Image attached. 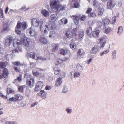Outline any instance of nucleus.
Here are the masks:
<instances>
[{
    "label": "nucleus",
    "mask_w": 124,
    "mask_h": 124,
    "mask_svg": "<svg viewBox=\"0 0 124 124\" xmlns=\"http://www.w3.org/2000/svg\"><path fill=\"white\" fill-rule=\"evenodd\" d=\"M22 75L21 74H20L17 77L16 79L15 80L13 81V83L16 85L17 83V82H20L22 80Z\"/></svg>",
    "instance_id": "14"
},
{
    "label": "nucleus",
    "mask_w": 124,
    "mask_h": 124,
    "mask_svg": "<svg viewBox=\"0 0 124 124\" xmlns=\"http://www.w3.org/2000/svg\"><path fill=\"white\" fill-rule=\"evenodd\" d=\"M97 42L98 43H103V42H105V43H106V41L105 40L104 37H100L99 39Z\"/></svg>",
    "instance_id": "30"
},
{
    "label": "nucleus",
    "mask_w": 124,
    "mask_h": 124,
    "mask_svg": "<svg viewBox=\"0 0 124 124\" xmlns=\"http://www.w3.org/2000/svg\"><path fill=\"white\" fill-rule=\"evenodd\" d=\"M78 28L76 27L75 28H74L73 30V37H75L78 33Z\"/></svg>",
    "instance_id": "36"
},
{
    "label": "nucleus",
    "mask_w": 124,
    "mask_h": 124,
    "mask_svg": "<svg viewBox=\"0 0 124 124\" xmlns=\"http://www.w3.org/2000/svg\"><path fill=\"white\" fill-rule=\"evenodd\" d=\"M13 68L15 71L16 72H19L21 71L20 68L18 67H14Z\"/></svg>",
    "instance_id": "58"
},
{
    "label": "nucleus",
    "mask_w": 124,
    "mask_h": 124,
    "mask_svg": "<svg viewBox=\"0 0 124 124\" xmlns=\"http://www.w3.org/2000/svg\"><path fill=\"white\" fill-rule=\"evenodd\" d=\"M59 52V53L63 55H65L68 53V51L67 49H61L60 50Z\"/></svg>",
    "instance_id": "16"
},
{
    "label": "nucleus",
    "mask_w": 124,
    "mask_h": 124,
    "mask_svg": "<svg viewBox=\"0 0 124 124\" xmlns=\"http://www.w3.org/2000/svg\"><path fill=\"white\" fill-rule=\"evenodd\" d=\"M39 95H40L41 97L43 99L45 98L46 97L47 93L45 92L44 90H41L39 93H38Z\"/></svg>",
    "instance_id": "17"
},
{
    "label": "nucleus",
    "mask_w": 124,
    "mask_h": 124,
    "mask_svg": "<svg viewBox=\"0 0 124 124\" xmlns=\"http://www.w3.org/2000/svg\"><path fill=\"white\" fill-rule=\"evenodd\" d=\"M116 5L115 2L112 0H109L107 2V8L108 9H112Z\"/></svg>",
    "instance_id": "7"
},
{
    "label": "nucleus",
    "mask_w": 124,
    "mask_h": 124,
    "mask_svg": "<svg viewBox=\"0 0 124 124\" xmlns=\"http://www.w3.org/2000/svg\"><path fill=\"white\" fill-rule=\"evenodd\" d=\"M16 101H20L23 99V96L20 94H16L15 95Z\"/></svg>",
    "instance_id": "23"
},
{
    "label": "nucleus",
    "mask_w": 124,
    "mask_h": 124,
    "mask_svg": "<svg viewBox=\"0 0 124 124\" xmlns=\"http://www.w3.org/2000/svg\"><path fill=\"white\" fill-rule=\"evenodd\" d=\"M84 35V32L83 31L80 32L79 33V38L80 39V40H82L83 37Z\"/></svg>",
    "instance_id": "45"
},
{
    "label": "nucleus",
    "mask_w": 124,
    "mask_h": 124,
    "mask_svg": "<svg viewBox=\"0 0 124 124\" xmlns=\"http://www.w3.org/2000/svg\"><path fill=\"white\" fill-rule=\"evenodd\" d=\"M59 45L58 44H54V46H53L52 49V51L53 52H55L58 49Z\"/></svg>",
    "instance_id": "26"
},
{
    "label": "nucleus",
    "mask_w": 124,
    "mask_h": 124,
    "mask_svg": "<svg viewBox=\"0 0 124 124\" xmlns=\"http://www.w3.org/2000/svg\"><path fill=\"white\" fill-rule=\"evenodd\" d=\"M31 36H33L35 35L36 32L34 29L30 28L28 31Z\"/></svg>",
    "instance_id": "21"
},
{
    "label": "nucleus",
    "mask_w": 124,
    "mask_h": 124,
    "mask_svg": "<svg viewBox=\"0 0 124 124\" xmlns=\"http://www.w3.org/2000/svg\"><path fill=\"white\" fill-rule=\"evenodd\" d=\"M86 32L88 35H90L92 32L91 28L90 27L88 28Z\"/></svg>",
    "instance_id": "44"
},
{
    "label": "nucleus",
    "mask_w": 124,
    "mask_h": 124,
    "mask_svg": "<svg viewBox=\"0 0 124 124\" xmlns=\"http://www.w3.org/2000/svg\"><path fill=\"white\" fill-rule=\"evenodd\" d=\"M85 54V52L82 49H79L78 52V55L79 56H82Z\"/></svg>",
    "instance_id": "37"
},
{
    "label": "nucleus",
    "mask_w": 124,
    "mask_h": 124,
    "mask_svg": "<svg viewBox=\"0 0 124 124\" xmlns=\"http://www.w3.org/2000/svg\"><path fill=\"white\" fill-rule=\"evenodd\" d=\"M13 39V38L11 37L8 36L7 37L5 41V43L6 46H8L10 45Z\"/></svg>",
    "instance_id": "12"
},
{
    "label": "nucleus",
    "mask_w": 124,
    "mask_h": 124,
    "mask_svg": "<svg viewBox=\"0 0 124 124\" xmlns=\"http://www.w3.org/2000/svg\"><path fill=\"white\" fill-rule=\"evenodd\" d=\"M41 13L45 17H47L49 15V12L46 10L44 9L41 11Z\"/></svg>",
    "instance_id": "25"
},
{
    "label": "nucleus",
    "mask_w": 124,
    "mask_h": 124,
    "mask_svg": "<svg viewBox=\"0 0 124 124\" xmlns=\"http://www.w3.org/2000/svg\"><path fill=\"white\" fill-rule=\"evenodd\" d=\"M96 16V14L95 11H93L89 15V17H95Z\"/></svg>",
    "instance_id": "50"
},
{
    "label": "nucleus",
    "mask_w": 124,
    "mask_h": 124,
    "mask_svg": "<svg viewBox=\"0 0 124 124\" xmlns=\"http://www.w3.org/2000/svg\"><path fill=\"white\" fill-rule=\"evenodd\" d=\"M45 28L43 31L44 34H47L48 32V31L51 29H54L56 27L54 23H52V24H50L48 25L45 24Z\"/></svg>",
    "instance_id": "4"
},
{
    "label": "nucleus",
    "mask_w": 124,
    "mask_h": 124,
    "mask_svg": "<svg viewBox=\"0 0 124 124\" xmlns=\"http://www.w3.org/2000/svg\"><path fill=\"white\" fill-rule=\"evenodd\" d=\"M68 89L67 86H64L63 88V90L62 91V92L63 93H66L68 91Z\"/></svg>",
    "instance_id": "51"
},
{
    "label": "nucleus",
    "mask_w": 124,
    "mask_h": 124,
    "mask_svg": "<svg viewBox=\"0 0 124 124\" xmlns=\"http://www.w3.org/2000/svg\"><path fill=\"white\" fill-rule=\"evenodd\" d=\"M8 101H9L10 102H16V98L15 97H12L11 98H10L9 99H7Z\"/></svg>",
    "instance_id": "42"
},
{
    "label": "nucleus",
    "mask_w": 124,
    "mask_h": 124,
    "mask_svg": "<svg viewBox=\"0 0 124 124\" xmlns=\"http://www.w3.org/2000/svg\"><path fill=\"white\" fill-rule=\"evenodd\" d=\"M38 59L37 60H41L44 61L46 60V59L45 58H43L41 56H39V55L38 56Z\"/></svg>",
    "instance_id": "63"
},
{
    "label": "nucleus",
    "mask_w": 124,
    "mask_h": 124,
    "mask_svg": "<svg viewBox=\"0 0 124 124\" xmlns=\"http://www.w3.org/2000/svg\"><path fill=\"white\" fill-rule=\"evenodd\" d=\"M1 56L2 57L1 58L3 60H4L6 59L7 60L8 59V54H2Z\"/></svg>",
    "instance_id": "32"
},
{
    "label": "nucleus",
    "mask_w": 124,
    "mask_h": 124,
    "mask_svg": "<svg viewBox=\"0 0 124 124\" xmlns=\"http://www.w3.org/2000/svg\"><path fill=\"white\" fill-rule=\"evenodd\" d=\"M3 73L5 76H8V75L9 73L8 70L6 68L4 69L3 70Z\"/></svg>",
    "instance_id": "48"
},
{
    "label": "nucleus",
    "mask_w": 124,
    "mask_h": 124,
    "mask_svg": "<svg viewBox=\"0 0 124 124\" xmlns=\"http://www.w3.org/2000/svg\"><path fill=\"white\" fill-rule=\"evenodd\" d=\"M24 89V86H20L18 88L19 91L21 92H22L23 91Z\"/></svg>",
    "instance_id": "54"
},
{
    "label": "nucleus",
    "mask_w": 124,
    "mask_h": 124,
    "mask_svg": "<svg viewBox=\"0 0 124 124\" xmlns=\"http://www.w3.org/2000/svg\"><path fill=\"white\" fill-rule=\"evenodd\" d=\"M103 9L102 8H99L98 10V15L101 16L103 14Z\"/></svg>",
    "instance_id": "39"
},
{
    "label": "nucleus",
    "mask_w": 124,
    "mask_h": 124,
    "mask_svg": "<svg viewBox=\"0 0 124 124\" xmlns=\"http://www.w3.org/2000/svg\"><path fill=\"white\" fill-rule=\"evenodd\" d=\"M97 27L98 28H100L103 25V23L100 21H98L97 22Z\"/></svg>",
    "instance_id": "46"
},
{
    "label": "nucleus",
    "mask_w": 124,
    "mask_h": 124,
    "mask_svg": "<svg viewBox=\"0 0 124 124\" xmlns=\"http://www.w3.org/2000/svg\"><path fill=\"white\" fill-rule=\"evenodd\" d=\"M7 77L3 73H1L0 74V78H4Z\"/></svg>",
    "instance_id": "59"
},
{
    "label": "nucleus",
    "mask_w": 124,
    "mask_h": 124,
    "mask_svg": "<svg viewBox=\"0 0 124 124\" xmlns=\"http://www.w3.org/2000/svg\"><path fill=\"white\" fill-rule=\"evenodd\" d=\"M77 70L79 71H82L83 69L82 66L79 64H78L76 66Z\"/></svg>",
    "instance_id": "43"
},
{
    "label": "nucleus",
    "mask_w": 124,
    "mask_h": 124,
    "mask_svg": "<svg viewBox=\"0 0 124 124\" xmlns=\"http://www.w3.org/2000/svg\"><path fill=\"white\" fill-rule=\"evenodd\" d=\"M54 73L56 74H57L60 71V69L57 67H55L54 69Z\"/></svg>",
    "instance_id": "41"
},
{
    "label": "nucleus",
    "mask_w": 124,
    "mask_h": 124,
    "mask_svg": "<svg viewBox=\"0 0 124 124\" xmlns=\"http://www.w3.org/2000/svg\"><path fill=\"white\" fill-rule=\"evenodd\" d=\"M12 64L14 66H21L22 64H21L20 62L19 61H17L16 62H12Z\"/></svg>",
    "instance_id": "47"
},
{
    "label": "nucleus",
    "mask_w": 124,
    "mask_h": 124,
    "mask_svg": "<svg viewBox=\"0 0 124 124\" xmlns=\"http://www.w3.org/2000/svg\"><path fill=\"white\" fill-rule=\"evenodd\" d=\"M63 21H64V24H66L68 22L67 18H64L60 20L59 22V24L60 25L63 24Z\"/></svg>",
    "instance_id": "24"
},
{
    "label": "nucleus",
    "mask_w": 124,
    "mask_h": 124,
    "mask_svg": "<svg viewBox=\"0 0 124 124\" xmlns=\"http://www.w3.org/2000/svg\"><path fill=\"white\" fill-rule=\"evenodd\" d=\"M32 72L33 75L34 76H36L39 74V73L38 72L35 71L34 70H32Z\"/></svg>",
    "instance_id": "55"
},
{
    "label": "nucleus",
    "mask_w": 124,
    "mask_h": 124,
    "mask_svg": "<svg viewBox=\"0 0 124 124\" xmlns=\"http://www.w3.org/2000/svg\"><path fill=\"white\" fill-rule=\"evenodd\" d=\"M21 41L20 44L24 45L25 46H28L29 45L28 41L27 40V38L25 36L24 33H22L20 34Z\"/></svg>",
    "instance_id": "6"
},
{
    "label": "nucleus",
    "mask_w": 124,
    "mask_h": 124,
    "mask_svg": "<svg viewBox=\"0 0 124 124\" xmlns=\"http://www.w3.org/2000/svg\"><path fill=\"white\" fill-rule=\"evenodd\" d=\"M70 46L71 49L72 50L75 49L76 47V45L74 42L71 43L70 45Z\"/></svg>",
    "instance_id": "35"
},
{
    "label": "nucleus",
    "mask_w": 124,
    "mask_h": 124,
    "mask_svg": "<svg viewBox=\"0 0 124 124\" xmlns=\"http://www.w3.org/2000/svg\"><path fill=\"white\" fill-rule=\"evenodd\" d=\"M29 64L30 66V67L31 69H32L35 67L36 66V64L34 63L29 62Z\"/></svg>",
    "instance_id": "52"
},
{
    "label": "nucleus",
    "mask_w": 124,
    "mask_h": 124,
    "mask_svg": "<svg viewBox=\"0 0 124 124\" xmlns=\"http://www.w3.org/2000/svg\"><path fill=\"white\" fill-rule=\"evenodd\" d=\"M57 37L58 34L56 33L54 31H52L50 32V35L49 36L50 38H53Z\"/></svg>",
    "instance_id": "22"
},
{
    "label": "nucleus",
    "mask_w": 124,
    "mask_h": 124,
    "mask_svg": "<svg viewBox=\"0 0 124 124\" xmlns=\"http://www.w3.org/2000/svg\"><path fill=\"white\" fill-rule=\"evenodd\" d=\"M8 64L6 62H0V68L3 69L6 67Z\"/></svg>",
    "instance_id": "29"
},
{
    "label": "nucleus",
    "mask_w": 124,
    "mask_h": 124,
    "mask_svg": "<svg viewBox=\"0 0 124 124\" xmlns=\"http://www.w3.org/2000/svg\"><path fill=\"white\" fill-rule=\"evenodd\" d=\"M116 17H112V19L111 20L110 22V23L112 24H114L115 22L116 21Z\"/></svg>",
    "instance_id": "53"
},
{
    "label": "nucleus",
    "mask_w": 124,
    "mask_h": 124,
    "mask_svg": "<svg viewBox=\"0 0 124 124\" xmlns=\"http://www.w3.org/2000/svg\"><path fill=\"white\" fill-rule=\"evenodd\" d=\"M57 1H51L50 3V5L51 8L54 9L55 12H58L60 11L64 10L65 8L64 6L59 4Z\"/></svg>",
    "instance_id": "2"
},
{
    "label": "nucleus",
    "mask_w": 124,
    "mask_h": 124,
    "mask_svg": "<svg viewBox=\"0 0 124 124\" xmlns=\"http://www.w3.org/2000/svg\"><path fill=\"white\" fill-rule=\"evenodd\" d=\"M62 82V79L60 77L59 78L57 79L56 82L55 84V85L56 87H58L61 84Z\"/></svg>",
    "instance_id": "20"
},
{
    "label": "nucleus",
    "mask_w": 124,
    "mask_h": 124,
    "mask_svg": "<svg viewBox=\"0 0 124 124\" xmlns=\"http://www.w3.org/2000/svg\"><path fill=\"white\" fill-rule=\"evenodd\" d=\"M22 26V28L23 30H25L27 28L26 23L25 22H23L21 23L18 22L17 25L15 28V32L17 34H21V31L19 29Z\"/></svg>",
    "instance_id": "3"
},
{
    "label": "nucleus",
    "mask_w": 124,
    "mask_h": 124,
    "mask_svg": "<svg viewBox=\"0 0 124 124\" xmlns=\"http://www.w3.org/2000/svg\"><path fill=\"white\" fill-rule=\"evenodd\" d=\"M9 30L8 26V23H6L4 24L2 30L7 31Z\"/></svg>",
    "instance_id": "34"
},
{
    "label": "nucleus",
    "mask_w": 124,
    "mask_h": 124,
    "mask_svg": "<svg viewBox=\"0 0 124 124\" xmlns=\"http://www.w3.org/2000/svg\"><path fill=\"white\" fill-rule=\"evenodd\" d=\"M34 83V79L33 77L30 75H28L27 78L26 85L31 88L33 87Z\"/></svg>",
    "instance_id": "5"
},
{
    "label": "nucleus",
    "mask_w": 124,
    "mask_h": 124,
    "mask_svg": "<svg viewBox=\"0 0 124 124\" xmlns=\"http://www.w3.org/2000/svg\"><path fill=\"white\" fill-rule=\"evenodd\" d=\"M66 36L69 38L70 39L73 36V34L72 32L69 30H67L65 34Z\"/></svg>",
    "instance_id": "15"
},
{
    "label": "nucleus",
    "mask_w": 124,
    "mask_h": 124,
    "mask_svg": "<svg viewBox=\"0 0 124 124\" xmlns=\"http://www.w3.org/2000/svg\"><path fill=\"white\" fill-rule=\"evenodd\" d=\"M32 24L35 27H39L40 31L43 32L45 26V23L42 21H39V19L33 18L31 21Z\"/></svg>",
    "instance_id": "1"
},
{
    "label": "nucleus",
    "mask_w": 124,
    "mask_h": 124,
    "mask_svg": "<svg viewBox=\"0 0 124 124\" xmlns=\"http://www.w3.org/2000/svg\"><path fill=\"white\" fill-rule=\"evenodd\" d=\"M20 44V42L17 39H15L13 40V45L15 47H17Z\"/></svg>",
    "instance_id": "18"
},
{
    "label": "nucleus",
    "mask_w": 124,
    "mask_h": 124,
    "mask_svg": "<svg viewBox=\"0 0 124 124\" xmlns=\"http://www.w3.org/2000/svg\"><path fill=\"white\" fill-rule=\"evenodd\" d=\"M75 2L74 3V7L75 8H78L79 6V4L78 3L77 1L74 2Z\"/></svg>",
    "instance_id": "60"
},
{
    "label": "nucleus",
    "mask_w": 124,
    "mask_h": 124,
    "mask_svg": "<svg viewBox=\"0 0 124 124\" xmlns=\"http://www.w3.org/2000/svg\"><path fill=\"white\" fill-rule=\"evenodd\" d=\"M105 42L100 43V46H99V48L100 49H103L105 45Z\"/></svg>",
    "instance_id": "56"
},
{
    "label": "nucleus",
    "mask_w": 124,
    "mask_h": 124,
    "mask_svg": "<svg viewBox=\"0 0 124 124\" xmlns=\"http://www.w3.org/2000/svg\"><path fill=\"white\" fill-rule=\"evenodd\" d=\"M109 51V50L108 49L105 50L102 52L100 53V55L101 56H102L104 54H105L108 53Z\"/></svg>",
    "instance_id": "49"
},
{
    "label": "nucleus",
    "mask_w": 124,
    "mask_h": 124,
    "mask_svg": "<svg viewBox=\"0 0 124 124\" xmlns=\"http://www.w3.org/2000/svg\"><path fill=\"white\" fill-rule=\"evenodd\" d=\"M103 28L105 30V32L106 33L110 32L111 30L110 27H107V26H104Z\"/></svg>",
    "instance_id": "33"
},
{
    "label": "nucleus",
    "mask_w": 124,
    "mask_h": 124,
    "mask_svg": "<svg viewBox=\"0 0 124 124\" xmlns=\"http://www.w3.org/2000/svg\"><path fill=\"white\" fill-rule=\"evenodd\" d=\"M3 10L2 9H0V12L1 14L0 17L1 18H3L4 17V15L3 14Z\"/></svg>",
    "instance_id": "61"
},
{
    "label": "nucleus",
    "mask_w": 124,
    "mask_h": 124,
    "mask_svg": "<svg viewBox=\"0 0 124 124\" xmlns=\"http://www.w3.org/2000/svg\"><path fill=\"white\" fill-rule=\"evenodd\" d=\"M22 51V50L21 48H17L15 50V52H21Z\"/></svg>",
    "instance_id": "64"
},
{
    "label": "nucleus",
    "mask_w": 124,
    "mask_h": 124,
    "mask_svg": "<svg viewBox=\"0 0 124 124\" xmlns=\"http://www.w3.org/2000/svg\"><path fill=\"white\" fill-rule=\"evenodd\" d=\"M39 40L41 43L44 44H46L47 42L46 38L44 37H40L39 38Z\"/></svg>",
    "instance_id": "13"
},
{
    "label": "nucleus",
    "mask_w": 124,
    "mask_h": 124,
    "mask_svg": "<svg viewBox=\"0 0 124 124\" xmlns=\"http://www.w3.org/2000/svg\"><path fill=\"white\" fill-rule=\"evenodd\" d=\"M100 31L99 30H96L93 31L92 33L93 36L95 37H97L99 36Z\"/></svg>",
    "instance_id": "27"
},
{
    "label": "nucleus",
    "mask_w": 124,
    "mask_h": 124,
    "mask_svg": "<svg viewBox=\"0 0 124 124\" xmlns=\"http://www.w3.org/2000/svg\"><path fill=\"white\" fill-rule=\"evenodd\" d=\"M71 18L73 20L75 23L76 25H78L79 23V18L78 16L76 15H74L71 16Z\"/></svg>",
    "instance_id": "11"
},
{
    "label": "nucleus",
    "mask_w": 124,
    "mask_h": 124,
    "mask_svg": "<svg viewBox=\"0 0 124 124\" xmlns=\"http://www.w3.org/2000/svg\"><path fill=\"white\" fill-rule=\"evenodd\" d=\"M80 73L79 72H77L75 73L74 76L75 77H79L80 76Z\"/></svg>",
    "instance_id": "57"
},
{
    "label": "nucleus",
    "mask_w": 124,
    "mask_h": 124,
    "mask_svg": "<svg viewBox=\"0 0 124 124\" xmlns=\"http://www.w3.org/2000/svg\"><path fill=\"white\" fill-rule=\"evenodd\" d=\"M103 25L104 26H106L108 25L109 23L110 22V20L107 18H105L102 20Z\"/></svg>",
    "instance_id": "19"
},
{
    "label": "nucleus",
    "mask_w": 124,
    "mask_h": 124,
    "mask_svg": "<svg viewBox=\"0 0 124 124\" xmlns=\"http://www.w3.org/2000/svg\"><path fill=\"white\" fill-rule=\"evenodd\" d=\"M43 83L42 82L39 81L36 83V86L35 89V90L36 91L39 90L41 89L42 90Z\"/></svg>",
    "instance_id": "8"
},
{
    "label": "nucleus",
    "mask_w": 124,
    "mask_h": 124,
    "mask_svg": "<svg viewBox=\"0 0 124 124\" xmlns=\"http://www.w3.org/2000/svg\"><path fill=\"white\" fill-rule=\"evenodd\" d=\"M7 91L8 94L9 93L14 94L16 93V92L14 90L10 88H7Z\"/></svg>",
    "instance_id": "31"
},
{
    "label": "nucleus",
    "mask_w": 124,
    "mask_h": 124,
    "mask_svg": "<svg viewBox=\"0 0 124 124\" xmlns=\"http://www.w3.org/2000/svg\"><path fill=\"white\" fill-rule=\"evenodd\" d=\"M38 55L34 53H33L31 54L30 55V58L35 60H37L38 59Z\"/></svg>",
    "instance_id": "28"
},
{
    "label": "nucleus",
    "mask_w": 124,
    "mask_h": 124,
    "mask_svg": "<svg viewBox=\"0 0 124 124\" xmlns=\"http://www.w3.org/2000/svg\"><path fill=\"white\" fill-rule=\"evenodd\" d=\"M58 19V16L57 14L51 15L50 16V21L52 23H54Z\"/></svg>",
    "instance_id": "9"
},
{
    "label": "nucleus",
    "mask_w": 124,
    "mask_h": 124,
    "mask_svg": "<svg viewBox=\"0 0 124 124\" xmlns=\"http://www.w3.org/2000/svg\"><path fill=\"white\" fill-rule=\"evenodd\" d=\"M123 28L122 26H120L118 28L117 34L119 35H120L123 32Z\"/></svg>",
    "instance_id": "38"
},
{
    "label": "nucleus",
    "mask_w": 124,
    "mask_h": 124,
    "mask_svg": "<svg viewBox=\"0 0 124 124\" xmlns=\"http://www.w3.org/2000/svg\"><path fill=\"white\" fill-rule=\"evenodd\" d=\"M99 49V47L98 45H95L90 50V53L92 54H95L97 52Z\"/></svg>",
    "instance_id": "10"
},
{
    "label": "nucleus",
    "mask_w": 124,
    "mask_h": 124,
    "mask_svg": "<svg viewBox=\"0 0 124 124\" xmlns=\"http://www.w3.org/2000/svg\"><path fill=\"white\" fill-rule=\"evenodd\" d=\"M63 60L59 58H58L57 60V62L59 64H61L63 62Z\"/></svg>",
    "instance_id": "62"
},
{
    "label": "nucleus",
    "mask_w": 124,
    "mask_h": 124,
    "mask_svg": "<svg viewBox=\"0 0 124 124\" xmlns=\"http://www.w3.org/2000/svg\"><path fill=\"white\" fill-rule=\"evenodd\" d=\"M65 110L67 113L68 114H70L72 112V109L70 107L67 108Z\"/></svg>",
    "instance_id": "40"
}]
</instances>
